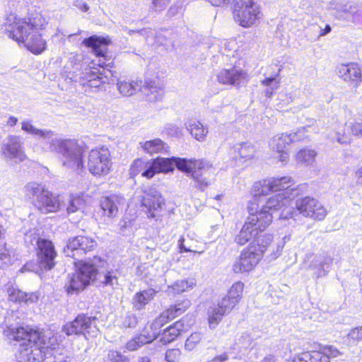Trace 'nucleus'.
Segmentation results:
<instances>
[{
	"mask_svg": "<svg viewBox=\"0 0 362 362\" xmlns=\"http://www.w3.org/2000/svg\"><path fill=\"white\" fill-rule=\"evenodd\" d=\"M4 333L9 340L26 346L21 351L20 362H42L53 356L59 346L57 336L49 330L19 327H8Z\"/></svg>",
	"mask_w": 362,
	"mask_h": 362,
	"instance_id": "obj_1",
	"label": "nucleus"
},
{
	"mask_svg": "<svg viewBox=\"0 0 362 362\" xmlns=\"http://www.w3.org/2000/svg\"><path fill=\"white\" fill-rule=\"evenodd\" d=\"M21 129L30 134L47 138L49 139L46 144L47 150L62 156L61 160L63 166L72 170H79L83 168V143L80 144L75 139H51L53 135L52 131L37 129L29 120L21 122Z\"/></svg>",
	"mask_w": 362,
	"mask_h": 362,
	"instance_id": "obj_2",
	"label": "nucleus"
},
{
	"mask_svg": "<svg viewBox=\"0 0 362 362\" xmlns=\"http://www.w3.org/2000/svg\"><path fill=\"white\" fill-rule=\"evenodd\" d=\"M12 23L8 25L6 30L8 36L18 42H24L25 46L35 54H41L46 49V42L44 40L38 30L42 29L44 19L40 13L32 14L30 17L18 19L11 15L7 21Z\"/></svg>",
	"mask_w": 362,
	"mask_h": 362,
	"instance_id": "obj_3",
	"label": "nucleus"
},
{
	"mask_svg": "<svg viewBox=\"0 0 362 362\" xmlns=\"http://www.w3.org/2000/svg\"><path fill=\"white\" fill-rule=\"evenodd\" d=\"M107 262L98 256H95L89 262L81 263V267L70 276L68 283L65 285L68 294H78L95 279L98 274H103L101 284L104 286H113L117 284V277L116 271H106Z\"/></svg>",
	"mask_w": 362,
	"mask_h": 362,
	"instance_id": "obj_4",
	"label": "nucleus"
},
{
	"mask_svg": "<svg viewBox=\"0 0 362 362\" xmlns=\"http://www.w3.org/2000/svg\"><path fill=\"white\" fill-rule=\"evenodd\" d=\"M272 236L267 235L264 238H259L254 243L242 252L239 259L234 264L233 270L235 273H243L252 270L262 258L264 253L269 252L271 259H275L280 254L282 246L272 244Z\"/></svg>",
	"mask_w": 362,
	"mask_h": 362,
	"instance_id": "obj_5",
	"label": "nucleus"
},
{
	"mask_svg": "<svg viewBox=\"0 0 362 362\" xmlns=\"http://www.w3.org/2000/svg\"><path fill=\"white\" fill-rule=\"evenodd\" d=\"M25 197L41 214H47L60 211L62 198L48 190L45 185L30 182L23 189Z\"/></svg>",
	"mask_w": 362,
	"mask_h": 362,
	"instance_id": "obj_6",
	"label": "nucleus"
},
{
	"mask_svg": "<svg viewBox=\"0 0 362 362\" xmlns=\"http://www.w3.org/2000/svg\"><path fill=\"white\" fill-rule=\"evenodd\" d=\"M250 216L235 238V242L243 245L252 240L254 243L259 238H264L269 234L264 233L272 221V217L264 212H255L252 207L248 208Z\"/></svg>",
	"mask_w": 362,
	"mask_h": 362,
	"instance_id": "obj_7",
	"label": "nucleus"
},
{
	"mask_svg": "<svg viewBox=\"0 0 362 362\" xmlns=\"http://www.w3.org/2000/svg\"><path fill=\"white\" fill-rule=\"evenodd\" d=\"M173 168L186 173H189L191 177L197 182L196 187L204 191L211 185L210 177L213 174L212 165L205 160H196L172 157Z\"/></svg>",
	"mask_w": 362,
	"mask_h": 362,
	"instance_id": "obj_8",
	"label": "nucleus"
},
{
	"mask_svg": "<svg viewBox=\"0 0 362 362\" xmlns=\"http://www.w3.org/2000/svg\"><path fill=\"white\" fill-rule=\"evenodd\" d=\"M96 321V317L78 314L74 320L63 325L62 332L68 337L83 336L86 339L95 337L98 332Z\"/></svg>",
	"mask_w": 362,
	"mask_h": 362,
	"instance_id": "obj_9",
	"label": "nucleus"
},
{
	"mask_svg": "<svg viewBox=\"0 0 362 362\" xmlns=\"http://www.w3.org/2000/svg\"><path fill=\"white\" fill-rule=\"evenodd\" d=\"M141 81L118 80L117 86L119 93L123 96L132 95L137 90H140L150 101H156L161 99L163 90L160 88L157 87L156 81H146L143 86H141Z\"/></svg>",
	"mask_w": 362,
	"mask_h": 362,
	"instance_id": "obj_10",
	"label": "nucleus"
},
{
	"mask_svg": "<svg viewBox=\"0 0 362 362\" xmlns=\"http://www.w3.org/2000/svg\"><path fill=\"white\" fill-rule=\"evenodd\" d=\"M23 145L21 136L8 135L0 144V155L10 165L21 163L27 158Z\"/></svg>",
	"mask_w": 362,
	"mask_h": 362,
	"instance_id": "obj_11",
	"label": "nucleus"
},
{
	"mask_svg": "<svg viewBox=\"0 0 362 362\" xmlns=\"http://www.w3.org/2000/svg\"><path fill=\"white\" fill-rule=\"evenodd\" d=\"M97 246L96 241L92 238L84 235H78L70 238L64 247L63 252L66 257H69L78 261L75 262L77 269L81 267V263L84 262L81 257L88 252L93 251Z\"/></svg>",
	"mask_w": 362,
	"mask_h": 362,
	"instance_id": "obj_12",
	"label": "nucleus"
},
{
	"mask_svg": "<svg viewBox=\"0 0 362 362\" xmlns=\"http://www.w3.org/2000/svg\"><path fill=\"white\" fill-rule=\"evenodd\" d=\"M293 185V180L288 176H284L276 178L264 180L255 182L253 185L254 197L264 196L270 192H277L281 190H291V194L293 196L298 195L296 188H291Z\"/></svg>",
	"mask_w": 362,
	"mask_h": 362,
	"instance_id": "obj_13",
	"label": "nucleus"
},
{
	"mask_svg": "<svg viewBox=\"0 0 362 362\" xmlns=\"http://www.w3.org/2000/svg\"><path fill=\"white\" fill-rule=\"evenodd\" d=\"M110 153L108 148L92 149L88 157V168L94 175H107L110 169Z\"/></svg>",
	"mask_w": 362,
	"mask_h": 362,
	"instance_id": "obj_14",
	"label": "nucleus"
},
{
	"mask_svg": "<svg viewBox=\"0 0 362 362\" xmlns=\"http://www.w3.org/2000/svg\"><path fill=\"white\" fill-rule=\"evenodd\" d=\"M111 64L112 62L104 64H99L103 67L102 71L97 68L86 70L81 78V83L83 86L90 88L102 89L106 83L110 82V76H112V71L108 69V67H112Z\"/></svg>",
	"mask_w": 362,
	"mask_h": 362,
	"instance_id": "obj_15",
	"label": "nucleus"
},
{
	"mask_svg": "<svg viewBox=\"0 0 362 362\" xmlns=\"http://www.w3.org/2000/svg\"><path fill=\"white\" fill-rule=\"evenodd\" d=\"M330 4L341 18L362 25V4L348 0H333Z\"/></svg>",
	"mask_w": 362,
	"mask_h": 362,
	"instance_id": "obj_16",
	"label": "nucleus"
},
{
	"mask_svg": "<svg viewBox=\"0 0 362 362\" xmlns=\"http://www.w3.org/2000/svg\"><path fill=\"white\" fill-rule=\"evenodd\" d=\"M296 206L300 214L314 220L322 221L327 214L325 207L317 199L310 197L298 199Z\"/></svg>",
	"mask_w": 362,
	"mask_h": 362,
	"instance_id": "obj_17",
	"label": "nucleus"
},
{
	"mask_svg": "<svg viewBox=\"0 0 362 362\" xmlns=\"http://www.w3.org/2000/svg\"><path fill=\"white\" fill-rule=\"evenodd\" d=\"M37 250V262L41 270L49 271L55 266L54 259L57 257L53 243L47 239H42Z\"/></svg>",
	"mask_w": 362,
	"mask_h": 362,
	"instance_id": "obj_18",
	"label": "nucleus"
},
{
	"mask_svg": "<svg viewBox=\"0 0 362 362\" xmlns=\"http://www.w3.org/2000/svg\"><path fill=\"white\" fill-rule=\"evenodd\" d=\"M141 206L146 209L149 218H156V212L164 204V199L160 193L154 187L146 188L143 192Z\"/></svg>",
	"mask_w": 362,
	"mask_h": 362,
	"instance_id": "obj_19",
	"label": "nucleus"
},
{
	"mask_svg": "<svg viewBox=\"0 0 362 362\" xmlns=\"http://www.w3.org/2000/svg\"><path fill=\"white\" fill-rule=\"evenodd\" d=\"M146 167L143 173V177L152 178L156 173H167L173 170V163L171 159L157 158L146 160Z\"/></svg>",
	"mask_w": 362,
	"mask_h": 362,
	"instance_id": "obj_20",
	"label": "nucleus"
},
{
	"mask_svg": "<svg viewBox=\"0 0 362 362\" xmlns=\"http://www.w3.org/2000/svg\"><path fill=\"white\" fill-rule=\"evenodd\" d=\"M246 73L235 67L222 69L217 74V80L220 83L233 86H240L245 82Z\"/></svg>",
	"mask_w": 362,
	"mask_h": 362,
	"instance_id": "obj_21",
	"label": "nucleus"
},
{
	"mask_svg": "<svg viewBox=\"0 0 362 362\" xmlns=\"http://www.w3.org/2000/svg\"><path fill=\"white\" fill-rule=\"evenodd\" d=\"M284 191V192L283 194L279 193L272 197H270L261 210L254 211L264 212L265 214H268L272 218V211L281 210L282 209H284V211L288 209V211H290L291 209L287 207V204L288 203V199H287V197H288L289 190Z\"/></svg>",
	"mask_w": 362,
	"mask_h": 362,
	"instance_id": "obj_22",
	"label": "nucleus"
},
{
	"mask_svg": "<svg viewBox=\"0 0 362 362\" xmlns=\"http://www.w3.org/2000/svg\"><path fill=\"white\" fill-rule=\"evenodd\" d=\"M110 40L96 35H93L89 37L85 38L82 44L92 49L93 53L99 57H103L106 59L107 45L110 44Z\"/></svg>",
	"mask_w": 362,
	"mask_h": 362,
	"instance_id": "obj_23",
	"label": "nucleus"
},
{
	"mask_svg": "<svg viewBox=\"0 0 362 362\" xmlns=\"http://www.w3.org/2000/svg\"><path fill=\"white\" fill-rule=\"evenodd\" d=\"M338 74L344 81L355 83L362 81V72L358 65L355 63L342 64L339 67Z\"/></svg>",
	"mask_w": 362,
	"mask_h": 362,
	"instance_id": "obj_24",
	"label": "nucleus"
},
{
	"mask_svg": "<svg viewBox=\"0 0 362 362\" xmlns=\"http://www.w3.org/2000/svg\"><path fill=\"white\" fill-rule=\"evenodd\" d=\"M189 327V325H185V320L182 318L165 329L160 334L159 341L163 344H168L173 341L182 332L187 329Z\"/></svg>",
	"mask_w": 362,
	"mask_h": 362,
	"instance_id": "obj_25",
	"label": "nucleus"
},
{
	"mask_svg": "<svg viewBox=\"0 0 362 362\" xmlns=\"http://www.w3.org/2000/svg\"><path fill=\"white\" fill-rule=\"evenodd\" d=\"M191 306V301L187 298L177 300L174 305H171L168 309L162 312L163 317L167 321L172 320L181 315Z\"/></svg>",
	"mask_w": 362,
	"mask_h": 362,
	"instance_id": "obj_26",
	"label": "nucleus"
},
{
	"mask_svg": "<svg viewBox=\"0 0 362 362\" xmlns=\"http://www.w3.org/2000/svg\"><path fill=\"white\" fill-rule=\"evenodd\" d=\"M122 199L116 195L102 197L100 206L105 216L109 218L115 217L118 212V205Z\"/></svg>",
	"mask_w": 362,
	"mask_h": 362,
	"instance_id": "obj_27",
	"label": "nucleus"
},
{
	"mask_svg": "<svg viewBox=\"0 0 362 362\" xmlns=\"http://www.w3.org/2000/svg\"><path fill=\"white\" fill-rule=\"evenodd\" d=\"M158 293L154 288H150L137 292L133 297V307L136 310H141L152 300Z\"/></svg>",
	"mask_w": 362,
	"mask_h": 362,
	"instance_id": "obj_28",
	"label": "nucleus"
},
{
	"mask_svg": "<svg viewBox=\"0 0 362 362\" xmlns=\"http://www.w3.org/2000/svg\"><path fill=\"white\" fill-rule=\"evenodd\" d=\"M333 263V258L329 255H322L317 257L313 261V267L317 269V277L326 276L331 269Z\"/></svg>",
	"mask_w": 362,
	"mask_h": 362,
	"instance_id": "obj_29",
	"label": "nucleus"
},
{
	"mask_svg": "<svg viewBox=\"0 0 362 362\" xmlns=\"http://www.w3.org/2000/svg\"><path fill=\"white\" fill-rule=\"evenodd\" d=\"M185 127L190 134L197 141H203L208 133L207 127L199 121L190 119L185 123Z\"/></svg>",
	"mask_w": 362,
	"mask_h": 362,
	"instance_id": "obj_30",
	"label": "nucleus"
},
{
	"mask_svg": "<svg viewBox=\"0 0 362 362\" xmlns=\"http://www.w3.org/2000/svg\"><path fill=\"white\" fill-rule=\"evenodd\" d=\"M163 317V314L160 313L149 326L146 325L143 330V333L146 334V337L153 336V337H152V341L160 338L161 334L160 328L168 322L167 320Z\"/></svg>",
	"mask_w": 362,
	"mask_h": 362,
	"instance_id": "obj_31",
	"label": "nucleus"
},
{
	"mask_svg": "<svg viewBox=\"0 0 362 362\" xmlns=\"http://www.w3.org/2000/svg\"><path fill=\"white\" fill-rule=\"evenodd\" d=\"M259 8V6L253 0H235L233 5V16L243 18L244 12H247L250 10Z\"/></svg>",
	"mask_w": 362,
	"mask_h": 362,
	"instance_id": "obj_32",
	"label": "nucleus"
},
{
	"mask_svg": "<svg viewBox=\"0 0 362 362\" xmlns=\"http://www.w3.org/2000/svg\"><path fill=\"white\" fill-rule=\"evenodd\" d=\"M292 143V139L288 134L282 133L274 136L270 141L271 148L276 151H283Z\"/></svg>",
	"mask_w": 362,
	"mask_h": 362,
	"instance_id": "obj_33",
	"label": "nucleus"
},
{
	"mask_svg": "<svg viewBox=\"0 0 362 362\" xmlns=\"http://www.w3.org/2000/svg\"><path fill=\"white\" fill-rule=\"evenodd\" d=\"M244 14L243 18L240 16V18L236 16L234 19L236 22L239 23L241 26L247 28L255 24L256 21L259 18L260 12L259 8L253 9L252 8V10L244 12Z\"/></svg>",
	"mask_w": 362,
	"mask_h": 362,
	"instance_id": "obj_34",
	"label": "nucleus"
},
{
	"mask_svg": "<svg viewBox=\"0 0 362 362\" xmlns=\"http://www.w3.org/2000/svg\"><path fill=\"white\" fill-rule=\"evenodd\" d=\"M61 204L64 206H62L60 211L66 210L67 214H71L77 211L83 206V200L79 196H73L70 197L66 202L62 199Z\"/></svg>",
	"mask_w": 362,
	"mask_h": 362,
	"instance_id": "obj_35",
	"label": "nucleus"
},
{
	"mask_svg": "<svg viewBox=\"0 0 362 362\" xmlns=\"http://www.w3.org/2000/svg\"><path fill=\"white\" fill-rule=\"evenodd\" d=\"M139 144L145 152L150 154L161 152L165 148V144L160 139L140 142Z\"/></svg>",
	"mask_w": 362,
	"mask_h": 362,
	"instance_id": "obj_36",
	"label": "nucleus"
},
{
	"mask_svg": "<svg viewBox=\"0 0 362 362\" xmlns=\"http://www.w3.org/2000/svg\"><path fill=\"white\" fill-rule=\"evenodd\" d=\"M225 315L226 314L222 312L220 308H218L217 306L211 307L208 310V322L209 328L211 329H215L221 322Z\"/></svg>",
	"mask_w": 362,
	"mask_h": 362,
	"instance_id": "obj_37",
	"label": "nucleus"
},
{
	"mask_svg": "<svg viewBox=\"0 0 362 362\" xmlns=\"http://www.w3.org/2000/svg\"><path fill=\"white\" fill-rule=\"evenodd\" d=\"M152 337H153V336L146 337V334L142 332L139 336H136L132 339L129 340L126 344V348L129 351L137 350L141 346L151 342Z\"/></svg>",
	"mask_w": 362,
	"mask_h": 362,
	"instance_id": "obj_38",
	"label": "nucleus"
},
{
	"mask_svg": "<svg viewBox=\"0 0 362 362\" xmlns=\"http://www.w3.org/2000/svg\"><path fill=\"white\" fill-rule=\"evenodd\" d=\"M117 322L121 328H135L139 323V318L134 313L128 312L121 316Z\"/></svg>",
	"mask_w": 362,
	"mask_h": 362,
	"instance_id": "obj_39",
	"label": "nucleus"
},
{
	"mask_svg": "<svg viewBox=\"0 0 362 362\" xmlns=\"http://www.w3.org/2000/svg\"><path fill=\"white\" fill-rule=\"evenodd\" d=\"M240 158L250 159L255 153L254 146L248 142L239 144L235 146Z\"/></svg>",
	"mask_w": 362,
	"mask_h": 362,
	"instance_id": "obj_40",
	"label": "nucleus"
},
{
	"mask_svg": "<svg viewBox=\"0 0 362 362\" xmlns=\"http://www.w3.org/2000/svg\"><path fill=\"white\" fill-rule=\"evenodd\" d=\"M128 33L129 35L136 34L139 36L144 37L148 45H153L156 42V31L151 28H144L137 30H129Z\"/></svg>",
	"mask_w": 362,
	"mask_h": 362,
	"instance_id": "obj_41",
	"label": "nucleus"
},
{
	"mask_svg": "<svg viewBox=\"0 0 362 362\" xmlns=\"http://www.w3.org/2000/svg\"><path fill=\"white\" fill-rule=\"evenodd\" d=\"M206 339V337L204 334L201 332H194L186 339L185 348L186 350L192 351L199 342Z\"/></svg>",
	"mask_w": 362,
	"mask_h": 362,
	"instance_id": "obj_42",
	"label": "nucleus"
},
{
	"mask_svg": "<svg viewBox=\"0 0 362 362\" xmlns=\"http://www.w3.org/2000/svg\"><path fill=\"white\" fill-rule=\"evenodd\" d=\"M194 285L193 279L188 280H177L175 281L170 288L173 289L175 293H180L188 291L192 288Z\"/></svg>",
	"mask_w": 362,
	"mask_h": 362,
	"instance_id": "obj_43",
	"label": "nucleus"
},
{
	"mask_svg": "<svg viewBox=\"0 0 362 362\" xmlns=\"http://www.w3.org/2000/svg\"><path fill=\"white\" fill-rule=\"evenodd\" d=\"M316 156V152L312 149H301L297 155L296 158L298 162L304 163L306 164L312 163Z\"/></svg>",
	"mask_w": 362,
	"mask_h": 362,
	"instance_id": "obj_44",
	"label": "nucleus"
},
{
	"mask_svg": "<svg viewBox=\"0 0 362 362\" xmlns=\"http://www.w3.org/2000/svg\"><path fill=\"white\" fill-rule=\"evenodd\" d=\"M243 288V283L238 281L233 284V286L229 289L226 296L233 300V301L235 300V303H238L241 298Z\"/></svg>",
	"mask_w": 362,
	"mask_h": 362,
	"instance_id": "obj_45",
	"label": "nucleus"
},
{
	"mask_svg": "<svg viewBox=\"0 0 362 362\" xmlns=\"http://www.w3.org/2000/svg\"><path fill=\"white\" fill-rule=\"evenodd\" d=\"M11 262V252L6 247V243L3 240H0V269H4Z\"/></svg>",
	"mask_w": 362,
	"mask_h": 362,
	"instance_id": "obj_46",
	"label": "nucleus"
},
{
	"mask_svg": "<svg viewBox=\"0 0 362 362\" xmlns=\"http://www.w3.org/2000/svg\"><path fill=\"white\" fill-rule=\"evenodd\" d=\"M42 238L39 237L35 229L24 232V242L28 247L38 246Z\"/></svg>",
	"mask_w": 362,
	"mask_h": 362,
	"instance_id": "obj_47",
	"label": "nucleus"
},
{
	"mask_svg": "<svg viewBox=\"0 0 362 362\" xmlns=\"http://www.w3.org/2000/svg\"><path fill=\"white\" fill-rule=\"evenodd\" d=\"M146 160H143L141 158H137L135 160L131 165L130 168V175L131 177H135L139 173L143 176V173L145 170V167H146Z\"/></svg>",
	"mask_w": 362,
	"mask_h": 362,
	"instance_id": "obj_48",
	"label": "nucleus"
},
{
	"mask_svg": "<svg viewBox=\"0 0 362 362\" xmlns=\"http://www.w3.org/2000/svg\"><path fill=\"white\" fill-rule=\"evenodd\" d=\"M105 362H130L129 359L122 354L120 352L115 350L108 351L107 356L104 358Z\"/></svg>",
	"mask_w": 362,
	"mask_h": 362,
	"instance_id": "obj_49",
	"label": "nucleus"
},
{
	"mask_svg": "<svg viewBox=\"0 0 362 362\" xmlns=\"http://www.w3.org/2000/svg\"><path fill=\"white\" fill-rule=\"evenodd\" d=\"M8 299L13 302H23L24 298L26 297V293L13 287L8 288Z\"/></svg>",
	"mask_w": 362,
	"mask_h": 362,
	"instance_id": "obj_50",
	"label": "nucleus"
},
{
	"mask_svg": "<svg viewBox=\"0 0 362 362\" xmlns=\"http://www.w3.org/2000/svg\"><path fill=\"white\" fill-rule=\"evenodd\" d=\"M236 304L237 303H235V300L233 301V300L230 299L226 296L222 298V300L218 303L216 306L220 308L222 312L227 315L233 310Z\"/></svg>",
	"mask_w": 362,
	"mask_h": 362,
	"instance_id": "obj_51",
	"label": "nucleus"
},
{
	"mask_svg": "<svg viewBox=\"0 0 362 362\" xmlns=\"http://www.w3.org/2000/svg\"><path fill=\"white\" fill-rule=\"evenodd\" d=\"M165 131L168 136L170 137L181 138L183 135L182 129L173 124H166Z\"/></svg>",
	"mask_w": 362,
	"mask_h": 362,
	"instance_id": "obj_52",
	"label": "nucleus"
},
{
	"mask_svg": "<svg viewBox=\"0 0 362 362\" xmlns=\"http://www.w3.org/2000/svg\"><path fill=\"white\" fill-rule=\"evenodd\" d=\"M310 126L303 127L297 130V132L289 134L288 135L292 139V143L303 141L307 137L306 133L308 132V129Z\"/></svg>",
	"mask_w": 362,
	"mask_h": 362,
	"instance_id": "obj_53",
	"label": "nucleus"
},
{
	"mask_svg": "<svg viewBox=\"0 0 362 362\" xmlns=\"http://www.w3.org/2000/svg\"><path fill=\"white\" fill-rule=\"evenodd\" d=\"M324 354L327 355L328 357V360L329 361L330 358H336L341 355L342 353L337 349L334 346H325L321 351Z\"/></svg>",
	"mask_w": 362,
	"mask_h": 362,
	"instance_id": "obj_54",
	"label": "nucleus"
},
{
	"mask_svg": "<svg viewBox=\"0 0 362 362\" xmlns=\"http://www.w3.org/2000/svg\"><path fill=\"white\" fill-rule=\"evenodd\" d=\"M171 0H152L151 8L156 12L164 11Z\"/></svg>",
	"mask_w": 362,
	"mask_h": 362,
	"instance_id": "obj_55",
	"label": "nucleus"
},
{
	"mask_svg": "<svg viewBox=\"0 0 362 362\" xmlns=\"http://www.w3.org/2000/svg\"><path fill=\"white\" fill-rule=\"evenodd\" d=\"M180 351L178 349H169L165 353V360L168 362H177L180 357Z\"/></svg>",
	"mask_w": 362,
	"mask_h": 362,
	"instance_id": "obj_56",
	"label": "nucleus"
},
{
	"mask_svg": "<svg viewBox=\"0 0 362 362\" xmlns=\"http://www.w3.org/2000/svg\"><path fill=\"white\" fill-rule=\"evenodd\" d=\"M293 362H313V351L301 353L293 360Z\"/></svg>",
	"mask_w": 362,
	"mask_h": 362,
	"instance_id": "obj_57",
	"label": "nucleus"
},
{
	"mask_svg": "<svg viewBox=\"0 0 362 362\" xmlns=\"http://www.w3.org/2000/svg\"><path fill=\"white\" fill-rule=\"evenodd\" d=\"M39 271H42V270L40 269V267L38 262H37V264H35V263L32 262H27L21 269V272H35V273H38Z\"/></svg>",
	"mask_w": 362,
	"mask_h": 362,
	"instance_id": "obj_58",
	"label": "nucleus"
},
{
	"mask_svg": "<svg viewBox=\"0 0 362 362\" xmlns=\"http://www.w3.org/2000/svg\"><path fill=\"white\" fill-rule=\"evenodd\" d=\"M279 81L276 80V77L266 78L262 81V85L267 87H271L272 90L276 89L279 86Z\"/></svg>",
	"mask_w": 362,
	"mask_h": 362,
	"instance_id": "obj_59",
	"label": "nucleus"
},
{
	"mask_svg": "<svg viewBox=\"0 0 362 362\" xmlns=\"http://www.w3.org/2000/svg\"><path fill=\"white\" fill-rule=\"evenodd\" d=\"M313 362H330L327 355L320 351H313Z\"/></svg>",
	"mask_w": 362,
	"mask_h": 362,
	"instance_id": "obj_60",
	"label": "nucleus"
},
{
	"mask_svg": "<svg viewBox=\"0 0 362 362\" xmlns=\"http://www.w3.org/2000/svg\"><path fill=\"white\" fill-rule=\"evenodd\" d=\"M182 4L179 2L175 3L173 6L170 7V8L168 11L167 15L168 16L172 17L174 16L179 13L182 12Z\"/></svg>",
	"mask_w": 362,
	"mask_h": 362,
	"instance_id": "obj_61",
	"label": "nucleus"
},
{
	"mask_svg": "<svg viewBox=\"0 0 362 362\" xmlns=\"http://www.w3.org/2000/svg\"><path fill=\"white\" fill-rule=\"evenodd\" d=\"M349 337L356 341H360L362 339V326L354 328L351 330L349 334Z\"/></svg>",
	"mask_w": 362,
	"mask_h": 362,
	"instance_id": "obj_62",
	"label": "nucleus"
},
{
	"mask_svg": "<svg viewBox=\"0 0 362 362\" xmlns=\"http://www.w3.org/2000/svg\"><path fill=\"white\" fill-rule=\"evenodd\" d=\"M351 130L354 135L362 137V120L352 124Z\"/></svg>",
	"mask_w": 362,
	"mask_h": 362,
	"instance_id": "obj_63",
	"label": "nucleus"
},
{
	"mask_svg": "<svg viewBox=\"0 0 362 362\" xmlns=\"http://www.w3.org/2000/svg\"><path fill=\"white\" fill-rule=\"evenodd\" d=\"M38 296L35 293H26V297L24 298L23 302L25 303H33L37 302Z\"/></svg>",
	"mask_w": 362,
	"mask_h": 362,
	"instance_id": "obj_64",
	"label": "nucleus"
}]
</instances>
